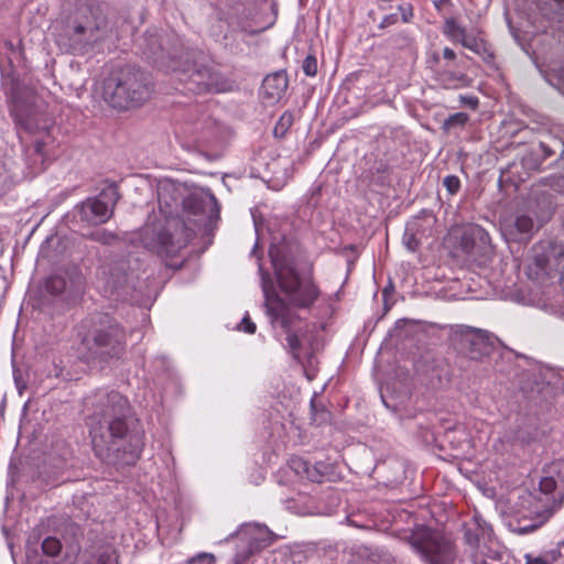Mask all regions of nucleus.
Segmentation results:
<instances>
[{
	"mask_svg": "<svg viewBox=\"0 0 564 564\" xmlns=\"http://www.w3.org/2000/svg\"><path fill=\"white\" fill-rule=\"evenodd\" d=\"M173 183L159 188V204L164 221L144 226L143 246L160 256H174L185 248L197 230H208L218 217L217 200L213 194L193 193L183 197Z\"/></svg>",
	"mask_w": 564,
	"mask_h": 564,
	"instance_id": "1",
	"label": "nucleus"
},
{
	"mask_svg": "<svg viewBox=\"0 0 564 564\" xmlns=\"http://www.w3.org/2000/svg\"><path fill=\"white\" fill-rule=\"evenodd\" d=\"M95 399L87 425L96 454L108 457L110 452L119 451V443L127 434L128 400L116 391L99 392Z\"/></svg>",
	"mask_w": 564,
	"mask_h": 564,
	"instance_id": "2",
	"label": "nucleus"
},
{
	"mask_svg": "<svg viewBox=\"0 0 564 564\" xmlns=\"http://www.w3.org/2000/svg\"><path fill=\"white\" fill-rule=\"evenodd\" d=\"M11 115L14 121L23 130L34 135L35 139L30 150L37 154L43 163L54 143L53 120L37 104V98L32 89L15 86L11 90Z\"/></svg>",
	"mask_w": 564,
	"mask_h": 564,
	"instance_id": "3",
	"label": "nucleus"
},
{
	"mask_svg": "<svg viewBox=\"0 0 564 564\" xmlns=\"http://www.w3.org/2000/svg\"><path fill=\"white\" fill-rule=\"evenodd\" d=\"M112 33L102 6L94 0L78 3L68 17L64 35L73 51H85Z\"/></svg>",
	"mask_w": 564,
	"mask_h": 564,
	"instance_id": "4",
	"label": "nucleus"
},
{
	"mask_svg": "<svg viewBox=\"0 0 564 564\" xmlns=\"http://www.w3.org/2000/svg\"><path fill=\"white\" fill-rule=\"evenodd\" d=\"M151 95L150 76L132 67L120 69L104 85V99L119 110L140 107L150 99Z\"/></svg>",
	"mask_w": 564,
	"mask_h": 564,
	"instance_id": "5",
	"label": "nucleus"
},
{
	"mask_svg": "<svg viewBox=\"0 0 564 564\" xmlns=\"http://www.w3.org/2000/svg\"><path fill=\"white\" fill-rule=\"evenodd\" d=\"M270 258L279 286L288 301L295 307L311 306L319 295L314 282L310 278H301L295 268L280 254L279 249H271Z\"/></svg>",
	"mask_w": 564,
	"mask_h": 564,
	"instance_id": "6",
	"label": "nucleus"
},
{
	"mask_svg": "<svg viewBox=\"0 0 564 564\" xmlns=\"http://www.w3.org/2000/svg\"><path fill=\"white\" fill-rule=\"evenodd\" d=\"M85 343L88 360L101 367L113 365L126 352V334L117 324L95 330Z\"/></svg>",
	"mask_w": 564,
	"mask_h": 564,
	"instance_id": "7",
	"label": "nucleus"
},
{
	"mask_svg": "<svg viewBox=\"0 0 564 564\" xmlns=\"http://www.w3.org/2000/svg\"><path fill=\"white\" fill-rule=\"evenodd\" d=\"M260 271L262 269L260 268ZM261 285L264 294V305L267 314L271 318L273 326H281L286 336V343L291 352L295 356L301 347L300 339L295 333H292V327L299 319V315L280 295H278L273 288V282L269 273L261 272Z\"/></svg>",
	"mask_w": 564,
	"mask_h": 564,
	"instance_id": "8",
	"label": "nucleus"
},
{
	"mask_svg": "<svg viewBox=\"0 0 564 564\" xmlns=\"http://www.w3.org/2000/svg\"><path fill=\"white\" fill-rule=\"evenodd\" d=\"M556 481L553 477H543L539 484V491L531 496L528 514L524 516L518 531L522 534L532 532L542 527L553 516L556 509V501L553 491Z\"/></svg>",
	"mask_w": 564,
	"mask_h": 564,
	"instance_id": "9",
	"label": "nucleus"
},
{
	"mask_svg": "<svg viewBox=\"0 0 564 564\" xmlns=\"http://www.w3.org/2000/svg\"><path fill=\"white\" fill-rule=\"evenodd\" d=\"M496 336L474 327H459L452 333L453 347L470 360H481L494 349Z\"/></svg>",
	"mask_w": 564,
	"mask_h": 564,
	"instance_id": "10",
	"label": "nucleus"
},
{
	"mask_svg": "<svg viewBox=\"0 0 564 564\" xmlns=\"http://www.w3.org/2000/svg\"><path fill=\"white\" fill-rule=\"evenodd\" d=\"M411 544L427 564H454L457 557L452 541L437 532L424 530L412 538Z\"/></svg>",
	"mask_w": 564,
	"mask_h": 564,
	"instance_id": "11",
	"label": "nucleus"
},
{
	"mask_svg": "<svg viewBox=\"0 0 564 564\" xmlns=\"http://www.w3.org/2000/svg\"><path fill=\"white\" fill-rule=\"evenodd\" d=\"M120 198L116 185H109L95 198H88L82 205V217L88 223L98 225L107 223Z\"/></svg>",
	"mask_w": 564,
	"mask_h": 564,
	"instance_id": "12",
	"label": "nucleus"
},
{
	"mask_svg": "<svg viewBox=\"0 0 564 564\" xmlns=\"http://www.w3.org/2000/svg\"><path fill=\"white\" fill-rule=\"evenodd\" d=\"M82 285L83 276L76 268L70 271L55 273L45 281V290L53 295H58L67 290L78 292Z\"/></svg>",
	"mask_w": 564,
	"mask_h": 564,
	"instance_id": "13",
	"label": "nucleus"
},
{
	"mask_svg": "<svg viewBox=\"0 0 564 564\" xmlns=\"http://www.w3.org/2000/svg\"><path fill=\"white\" fill-rule=\"evenodd\" d=\"M189 78L198 91H223L226 87L221 75L208 66L193 69Z\"/></svg>",
	"mask_w": 564,
	"mask_h": 564,
	"instance_id": "14",
	"label": "nucleus"
},
{
	"mask_svg": "<svg viewBox=\"0 0 564 564\" xmlns=\"http://www.w3.org/2000/svg\"><path fill=\"white\" fill-rule=\"evenodd\" d=\"M289 85L286 73L283 70L268 75L261 86V95L269 104L279 101Z\"/></svg>",
	"mask_w": 564,
	"mask_h": 564,
	"instance_id": "15",
	"label": "nucleus"
},
{
	"mask_svg": "<svg viewBox=\"0 0 564 564\" xmlns=\"http://www.w3.org/2000/svg\"><path fill=\"white\" fill-rule=\"evenodd\" d=\"M101 275L106 290L113 294L127 281V263L124 261L109 263L102 267Z\"/></svg>",
	"mask_w": 564,
	"mask_h": 564,
	"instance_id": "16",
	"label": "nucleus"
},
{
	"mask_svg": "<svg viewBox=\"0 0 564 564\" xmlns=\"http://www.w3.org/2000/svg\"><path fill=\"white\" fill-rule=\"evenodd\" d=\"M506 230L513 239H519L518 235L530 238L535 230L534 220L529 214L519 213L507 221Z\"/></svg>",
	"mask_w": 564,
	"mask_h": 564,
	"instance_id": "17",
	"label": "nucleus"
},
{
	"mask_svg": "<svg viewBox=\"0 0 564 564\" xmlns=\"http://www.w3.org/2000/svg\"><path fill=\"white\" fill-rule=\"evenodd\" d=\"M290 467L300 477L306 478L313 482H321L323 478V471L321 470V466L311 465L308 462L304 460L301 457H293L290 460Z\"/></svg>",
	"mask_w": 564,
	"mask_h": 564,
	"instance_id": "18",
	"label": "nucleus"
},
{
	"mask_svg": "<svg viewBox=\"0 0 564 564\" xmlns=\"http://www.w3.org/2000/svg\"><path fill=\"white\" fill-rule=\"evenodd\" d=\"M436 80L444 88L454 89L465 85L466 76L452 70H441L436 73Z\"/></svg>",
	"mask_w": 564,
	"mask_h": 564,
	"instance_id": "19",
	"label": "nucleus"
},
{
	"mask_svg": "<svg viewBox=\"0 0 564 564\" xmlns=\"http://www.w3.org/2000/svg\"><path fill=\"white\" fill-rule=\"evenodd\" d=\"M84 564H118V558L115 550L108 546L91 555Z\"/></svg>",
	"mask_w": 564,
	"mask_h": 564,
	"instance_id": "20",
	"label": "nucleus"
},
{
	"mask_svg": "<svg viewBox=\"0 0 564 564\" xmlns=\"http://www.w3.org/2000/svg\"><path fill=\"white\" fill-rule=\"evenodd\" d=\"M466 30L457 24L454 18L446 19L444 23V34L454 42H459Z\"/></svg>",
	"mask_w": 564,
	"mask_h": 564,
	"instance_id": "21",
	"label": "nucleus"
},
{
	"mask_svg": "<svg viewBox=\"0 0 564 564\" xmlns=\"http://www.w3.org/2000/svg\"><path fill=\"white\" fill-rule=\"evenodd\" d=\"M347 564H386L384 560L378 554H351Z\"/></svg>",
	"mask_w": 564,
	"mask_h": 564,
	"instance_id": "22",
	"label": "nucleus"
},
{
	"mask_svg": "<svg viewBox=\"0 0 564 564\" xmlns=\"http://www.w3.org/2000/svg\"><path fill=\"white\" fill-rule=\"evenodd\" d=\"M459 42L464 47L475 53H480L482 50H485V44L482 40L478 39L473 34H467L466 32L464 33Z\"/></svg>",
	"mask_w": 564,
	"mask_h": 564,
	"instance_id": "23",
	"label": "nucleus"
},
{
	"mask_svg": "<svg viewBox=\"0 0 564 564\" xmlns=\"http://www.w3.org/2000/svg\"><path fill=\"white\" fill-rule=\"evenodd\" d=\"M148 51L151 55L156 56L158 59L164 61L165 53L164 48L162 47V43L158 35L151 34L148 37Z\"/></svg>",
	"mask_w": 564,
	"mask_h": 564,
	"instance_id": "24",
	"label": "nucleus"
},
{
	"mask_svg": "<svg viewBox=\"0 0 564 564\" xmlns=\"http://www.w3.org/2000/svg\"><path fill=\"white\" fill-rule=\"evenodd\" d=\"M42 550L48 556H56L62 550V543L58 539L48 536L43 541Z\"/></svg>",
	"mask_w": 564,
	"mask_h": 564,
	"instance_id": "25",
	"label": "nucleus"
},
{
	"mask_svg": "<svg viewBox=\"0 0 564 564\" xmlns=\"http://www.w3.org/2000/svg\"><path fill=\"white\" fill-rule=\"evenodd\" d=\"M469 117L467 113L465 112H456L454 115H451L444 126L446 129H452V128H455V127H463L467 121H468Z\"/></svg>",
	"mask_w": 564,
	"mask_h": 564,
	"instance_id": "26",
	"label": "nucleus"
},
{
	"mask_svg": "<svg viewBox=\"0 0 564 564\" xmlns=\"http://www.w3.org/2000/svg\"><path fill=\"white\" fill-rule=\"evenodd\" d=\"M303 72L307 76H315L317 74V59L313 55H307L302 65Z\"/></svg>",
	"mask_w": 564,
	"mask_h": 564,
	"instance_id": "27",
	"label": "nucleus"
},
{
	"mask_svg": "<svg viewBox=\"0 0 564 564\" xmlns=\"http://www.w3.org/2000/svg\"><path fill=\"white\" fill-rule=\"evenodd\" d=\"M443 185L451 195H455L460 187V181L455 175H448L443 180Z\"/></svg>",
	"mask_w": 564,
	"mask_h": 564,
	"instance_id": "28",
	"label": "nucleus"
},
{
	"mask_svg": "<svg viewBox=\"0 0 564 564\" xmlns=\"http://www.w3.org/2000/svg\"><path fill=\"white\" fill-rule=\"evenodd\" d=\"M292 122H293V119L290 113L282 115L274 128V133L275 134H278V133L284 134L286 132V130L292 126Z\"/></svg>",
	"mask_w": 564,
	"mask_h": 564,
	"instance_id": "29",
	"label": "nucleus"
},
{
	"mask_svg": "<svg viewBox=\"0 0 564 564\" xmlns=\"http://www.w3.org/2000/svg\"><path fill=\"white\" fill-rule=\"evenodd\" d=\"M482 231L480 228H474L470 231H466L462 238V248L466 252H470L473 249V243L469 241V238H473L477 235H481Z\"/></svg>",
	"mask_w": 564,
	"mask_h": 564,
	"instance_id": "30",
	"label": "nucleus"
},
{
	"mask_svg": "<svg viewBox=\"0 0 564 564\" xmlns=\"http://www.w3.org/2000/svg\"><path fill=\"white\" fill-rule=\"evenodd\" d=\"M188 564H215V556L210 553H200L192 557Z\"/></svg>",
	"mask_w": 564,
	"mask_h": 564,
	"instance_id": "31",
	"label": "nucleus"
},
{
	"mask_svg": "<svg viewBox=\"0 0 564 564\" xmlns=\"http://www.w3.org/2000/svg\"><path fill=\"white\" fill-rule=\"evenodd\" d=\"M397 12L399 13V19L401 18L403 22H409L413 15L412 6L408 3L399 6Z\"/></svg>",
	"mask_w": 564,
	"mask_h": 564,
	"instance_id": "32",
	"label": "nucleus"
},
{
	"mask_svg": "<svg viewBox=\"0 0 564 564\" xmlns=\"http://www.w3.org/2000/svg\"><path fill=\"white\" fill-rule=\"evenodd\" d=\"M115 238V235H112L111 232H107L105 230L93 235V239L101 243H109Z\"/></svg>",
	"mask_w": 564,
	"mask_h": 564,
	"instance_id": "33",
	"label": "nucleus"
},
{
	"mask_svg": "<svg viewBox=\"0 0 564 564\" xmlns=\"http://www.w3.org/2000/svg\"><path fill=\"white\" fill-rule=\"evenodd\" d=\"M398 21H399V13L398 12L390 13L382 19L381 23L379 24V28H381V29L388 28L390 25L395 24Z\"/></svg>",
	"mask_w": 564,
	"mask_h": 564,
	"instance_id": "34",
	"label": "nucleus"
},
{
	"mask_svg": "<svg viewBox=\"0 0 564 564\" xmlns=\"http://www.w3.org/2000/svg\"><path fill=\"white\" fill-rule=\"evenodd\" d=\"M403 242L410 251H415L419 247V240L412 234H405Z\"/></svg>",
	"mask_w": 564,
	"mask_h": 564,
	"instance_id": "35",
	"label": "nucleus"
},
{
	"mask_svg": "<svg viewBox=\"0 0 564 564\" xmlns=\"http://www.w3.org/2000/svg\"><path fill=\"white\" fill-rule=\"evenodd\" d=\"M241 329L248 334H253L256 332V324L251 322L248 315H246L241 321Z\"/></svg>",
	"mask_w": 564,
	"mask_h": 564,
	"instance_id": "36",
	"label": "nucleus"
},
{
	"mask_svg": "<svg viewBox=\"0 0 564 564\" xmlns=\"http://www.w3.org/2000/svg\"><path fill=\"white\" fill-rule=\"evenodd\" d=\"M525 564H549V562L541 556H533L532 554H525Z\"/></svg>",
	"mask_w": 564,
	"mask_h": 564,
	"instance_id": "37",
	"label": "nucleus"
},
{
	"mask_svg": "<svg viewBox=\"0 0 564 564\" xmlns=\"http://www.w3.org/2000/svg\"><path fill=\"white\" fill-rule=\"evenodd\" d=\"M460 100L471 109H476L478 106V99L476 97H462Z\"/></svg>",
	"mask_w": 564,
	"mask_h": 564,
	"instance_id": "38",
	"label": "nucleus"
},
{
	"mask_svg": "<svg viewBox=\"0 0 564 564\" xmlns=\"http://www.w3.org/2000/svg\"><path fill=\"white\" fill-rule=\"evenodd\" d=\"M452 4V1L451 0H435L434 1V6L435 8L441 11L443 8H445L446 6H451Z\"/></svg>",
	"mask_w": 564,
	"mask_h": 564,
	"instance_id": "39",
	"label": "nucleus"
},
{
	"mask_svg": "<svg viewBox=\"0 0 564 564\" xmlns=\"http://www.w3.org/2000/svg\"><path fill=\"white\" fill-rule=\"evenodd\" d=\"M443 56L444 58L452 61L456 57V54L452 48L445 47L443 51Z\"/></svg>",
	"mask_w": 564,
	"mask_h": 564,
	"instance_id": "40",
	"label": "nucleus"
},
{
	"mask_svg": "<svg viewBox=\"0 0 564 564\" xmlns=\"http://www.w3.org/2000/svg\"><path fill=\"white\" fill-rule=\"evenodd\" d=\"M557 4L558 12L564 15V0H553Z\"/></svg>",
	"mask_w": 564,
	"mask_h": 564,
	"instance_id": "41",
	"label": "nucleus"
},
{
	"mask_svg": "<svg viewBox=\"0 0 564 564\" xmlns=\"http://www.w3.org/2000/svg\"><path fill=\"white\" fill-rule=\"evenodd\" d=\"M466 539L469 544H474L478 541L477 536L473 535L470 532L466 533Z\"/></svg>",
	"mask_w": 564,
	"mask_h": 564,
	"instance_id": "42",
	"label": "nucleus"
},
{
	"mask_svg": "<svg viewBox=\"0 0 564 564\" xmlns=\"http://www.w3.org/2000/svg\"><path fill=\"white\" fill-rule=\"evenodd\" d=\"M561 284L564 290V264H563L562 272H561Z\"/></svg>",
	"mask_w": 564,
	"mask_h": 564,
	"instance_id": "43",
	"label": "nucleus"
},
{
	"mask_svg": "<svg viewBox=\"0 0 564 564\" xmlns=\"http://www.w3.org/2000/svg\"><path fill=\"white\" fill-rule=\"evenodd\" d=\"M166 57L174 59L177 57V55H176V53L167 52Z\"/></svg>",
	"mask_w": 564,
	"mask_h": 564,
	"instance_id": "44",
	"label": "nucleus"
},
{
	"mask_svg": "<svg viewBox=\"0 0 564 564\" xmlns=\"http://www.w3.org/2000/svg\"><path fill=\"white\" fill-rule=\"evenodd\" d=\"M432 59H433L435 63H438V61H440V56H438V54H437V53H433V54H432Z\"/></svg>",
	"mask_w": 564,
	"mask_h": 564,
	"instance_id": "45",
	"label": "nucleus"
},
{
	"mask_svg": "<svg viewBox=\"0 0 564 564\" xmlns=\"http://www.w3.org/2000/svg\"><path fill=\"white\" fill-rule=\"evenodd\" d=\"M557 145L562 149V153H564V143L558 142Z\"/></svg>",
	"mask_w": 564,
	"mask_h": 564,
	"instance_id": "46",
	"label": "nucleus"
}]
</instances>
